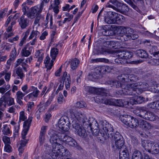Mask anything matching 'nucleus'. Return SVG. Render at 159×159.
Instances as JSON below:
<instances>
[{
    "mask_svg": "<svg viewBox=\"0 0 159 159\" xmlns=\"http://www.w3.org/2000/svg\"><path fill=\"white\" fill-rule=\"evenodd\" d=\"M90 123L88 126L94 136L98 135L99 128L101 130V134L105 139L111 138L113 136L114 130L113 126L106 120H101L98 123L96 120L91 118Z\"/></svg>",
    "mask_w": 159,
    "mask_h": 159,
    "instance_id": "1",
    "label": "nucleus"
},
{
    "mask_svg": "<svg viewBox=\"0 0 159 159\" xmlns=\"http://www.w3.org/2000/svg\"><path fill=\"white\" fill-rule=\"evenodd\" d=\"M66 148L60 144L56 147V149H52L49 151H46L45 154L43 156V158L44 159L53 158V159H61L63 153L65 151ZM66 159H70L68 157H64Z\"/></svg>",
    "mask_w": 159,
    "mask_h": 159,
    "instance_id": "2",
    "label": "nucleus"
},
{
    "mask_svg": "<svg viewBox=\"0 0 159 159\" xmlns=\"http://www.w3.org/2000/svg\"><path fill=\"white\" fill-rule=\"evenodd\" d=\"M50 138V141L52 144V149H56V147L60 144L59 141L62 142L63 139L64 137L65 133L58 132L53 129L49 130L48 133Z\"/></svg>",
    "mask_w": 159,
    "mask_h": 159,
    "instance_id": "3",
    "label": "nucleus"
},
{
    "mask_svg": "<svg viewBox=\"0 0 159 159\" xmlns=\"http://www.w3.org/2000/svg\"><path fill=\"white\" fill-rule=\"evenodd\" d=\"M138 84L133 83L131 84H126L122 85L121 86V90H119L116 92L118 94L122 95L123 94L126 95H134V87H137Z\"/></svg>",
    "mask_w": 159,
    "mask_h": 159,
    "instance_id": "4",
    "label": "nucleus"
},
{
    "mask_svg": "<svg viewBox=\"0 0 159 159\" xmlns=\"http://www.w3.org/2000/svg\"><path fill=\"white\" fill-rule=\"evenodd\" d=\"M110 138H112L114 135V139L115 142L112 144V147L121 150L124 149L126 148V146L124 145L125 141L123 137L119 132H116L115 134Z\"/></svg>",
    "mask_w": 159,
    "mask_h": 159,
    "instance_id": "5",
    "label": "nucleus"
},
{
    "mask_svg": "<svg viewBox=\"0 0 159 159\" xmlns=\"http://www.w3.org/2000/svg\"><path fill=\"white\" fill-rule=\"evenodd\" d=\"M120 118L123 123L131 128H136L139 125L138 120L130 115H123Z\"/></svg>",
    "mask_w": 159,
    "mask_h": 159,
    "instance_id": "6",
    "label": "nucleus"
},
{
    "mask_svg": "<svg viewBox=\"0 0 159 159\" xmlns=\"http://www.w3.org/2000/svg\"><path fill=\"white\" fill-rule=\"evenodd\" d=\"M58 125L61 129L65 131H68L70 126L69 118L66 116H61L58 122Z\"/></svg>",
    "mask_w": 159,
    "mask_h": 159,
    "instance_id": "7",
    "label": "nucleus"
},
{
    "mask_svg": "<svg viewBox=\"0 0 159 159\" xmlns=\"http://www.w3.org/2000/svg\"><path fill=\"white\" fill-rule=\"evenodd\" d=\"M144 108H143L140 110V112L138 114L139 117L145 120L153 121L156 120L157 117L153 113L144 109Z\"/></svg>",
    "mask_w": 159,
    "mask_h": 159,
    "instance_id": "8",
    "label": "nucleus"
},
{
    "mask_svg": "<svg viewBox=\"0 0 159 159\" xmlns=\"http://www.w3.org/2000/svg\"><path fill=\"white\" fill-rule=\"evenodd\" d=\"M99 99L100 102L102 101V102L106 105H109L112 106H120L121 105L120 103L121 102L120 100H116L114 99H107L106 97L97 96L96 97H95L94 99L96 100V99Z\"/></svg>",
    "mask_w": 159,
    "mask_h": 159,
    "instance_id": "9",
    "label": "nucleus"
},
{
    "mask_svg": "<svg viewBox=\"0 0 159 159\" xmlns=\"http://www.w3.org/2000/svg\"><path fill=\"white\" fill-rule=\"evenodd\" d=\"M118 79L122 82L128 84L129 82H135L139 80V77L133 74H124L117 77Z\"/></svg>",
    "mask_w": 159,
    "mask_h": 159,
    "instance_id": "10",
    "label": "nucleus"
},
{
    "mask_svg": "<svg viewBox=\"0 0 159 159\" xmlns=\"http://www.w3.org/2000/svg\"><path fill=\"white\" fill-rule=\"evenodd\" d=\"M85 90L89 93L96 94L98 96H102L107 95L106 91L102 88L97 89L94 87L86 86L85 87Z\"/></svg>",
    "mask_w": 159,
    "mask_h": 159,
    "instance_id": "11",
    "label": "nucleus"
},
{
    "mask_svg": "<svg viewBox=\"0 0 159 159\" xmlns=\"http://www.w3.org/2000/svg\"><path fill=\"white\" fill-rule=\"evenodd\" d=\"M75 133L81 137L85 138L87 134L84 128L79 123H73L72 124Z\"/></svg>",
    "mask_w": 159,
    "mask_h": 159,
    "instance_id": "12",
    "label": "nucleus"
},
{
    "mask_svg": "<svg viewBox=\"0 0 159 159\" xmlns=\"http://www.w3.org/2000/svg\"><path fill=\"white\" fill-rule=\"evenodd\" d=\"M70 114L71 118L73 120L72 121L73 123H78L81 120V119L84 116V113H82L78 110L72 109L70 110Z\"/></svg>",
    "mask_w": 159,
    "mask_h": 159,
    "instance_id": "13",
    "label": "nucleus"
},
{
    "mask_svg": "<svg viewBox=\"0 0 159 159\" xmlns=\"http://www.w3.org/2000/svg\"><path fill=\"white\" fill-rule=\"evenodd\" d=\"M133 55V53L132 52L128 51H123L120 52H119L118 53V56L120 57L119 58H116L115 60V62L118 63V64H122V62L120 61V58L124 59H129L131 58Z\"/></svg>",
    "mask_w": 159,
    "mask_h": 159,
    "instance_id": "14",
    "label": "nucleus"
},
{
    "mask_svg": "<svg viewBox=\"0 0 159 159\" xmlns=\"http://www.w3.org/2000/svg\"><path fill=\"white\" fill-rule=\"evenodd\" d=\"M33 118L32 116L29 117L27 120L24 122L23 124L24 129L22 132V139H25V136L29 129Z\"/></svg>",
    "mask_w": 159,
    "mask_h": 159,
    "instance_id": "15",
    "label": "nucleus"
},
{
    "mask_svg": "<svg viewBox=\"0 0 159 159\" xmlns=\"http://www.w3.org/2000/svg\"><path fill=\"white\" fill-rule=\"evenodd\" d=\"M65 135L63 139L62 142L73 147H76L77 146V143L74 139L67 135L65 133Z\"/></svg>",
    "mask_w": 159,
    "mask_h": 159,
    "instance_id": "16",
    "label": "nucleus"
},
{
    "mask_svg": "<svg viewBox=\"0 0 159 159\" xmlns=\"http://www.w3.org/2000/svg\"><path fill=\"white\" fill-rule=\"evenodd\" d=\"M53 98L54 96L52 94L49 97L48 100L44 103L43 104H41L40 105V107L36 112V113L37 114L38 113H40L43 111L45 109H46L51 104V102L53 100Z\"/></svg>",
    "mask_w": 159,
    "mask_h": 159,
    "instance_id": "17",
    "label": "nucleus"
},
{
    "mask_svg": "<svg viewBox=\"0 0 159 159\" xmlns=\"http://www.w3.org/2000/svg\"><path fill=\"white\" fill-rule=\"evenodd\" d=\"M80 61L77 58H74L70 59L68 61H66L65 65L67 67L68 65L70 64L71 68L73 70L76 69L79 64Z\"/></svg>",
    "mask_w": 159,
    "mask_h": 159,
    "instance_id": "18",
    "label": "nucleus"
},
{
    "mask_svg": "<svg viewBox=\"0 0 159 159\" xmlns=\"http://www.w3.org/2000/svg\"><path fill=\"white\" fill-rule=\"evenodd\" d=\"M33 48L30 46L29 43L27 44L22 49L21 53L22 56L27 57L31 54Z\"/></svg>",
    "mask_w": 159,
    "mask_h": 159,
    "instance_id": "19",
    "label": "nucleus"
},
{
    "mask_svg": "<svg viewBox=\"0 0 159 159\" xmlns=\"http://www.w3.org/2000/svg\"><path fill=\"white\" fill-rule=\"evenodd\" d=\"M18 22L21 29H23L29 25V20L26 18H25L24 15H22L19 19Z\"/></svg>",
    "mask_w": 159,
    "mask_h": 159,
    "instance_id": "20",
    "label": "nucleus"
},
{
    "mask_svg": "<svg viewBox=\"0 0 159 159\" xmlns=\"http://www.w3.org/2000/svg\"><path fill=\"white\" fill-rule=\"evenodd\" d=\"M62 80L65 83L66 88V89H69L70 83V78L69 75H67L66 72H64L62 77Z\"/></svg>",
    "mask_w": 159,
    "mask_h": 159,
    "instance_id": "21",
    "label": "nucleus"
},
{
    "mask_svg": "<svg viewBox=\"0 0 159 159\" xmlns=\"http://www.w3.org/2000/svg\"><path fill=\"white\" fill-rule=\"evenodd\" d=\"M154 142L149 140H144L142 142V145L144 149L149 152L151 146L154 145Z\"/></svg>",
    "mask_w": 159,
    "mask_h": 159,
    "instance_id": "22",
    "label": "nucleus"
},
{
    "mask_svg": "<svg viewBox=\"0 0 159 159\" xmlns=\"http://www.w3.org/2000/svg\"><path fill=\"white\" fill-rule=\"evenodd\" d=\"M109 14V16L111 17L112 16L113 17L114 20L115 21L114 24H117L120 22L121 19H123L124 16L119 14L115 12L112 11V12H110Z\"/></svg>",
    "mask_w": 159,
    "mask_h": 159,
    "instance_id": "23",
    "label": "nucleus"
},
{
    "mask_svg": "<svg viewBox=\"0 0 159 159\" xmlns=\"http://www.w3.org/2000/svg\"><path fill=\"white\" fill-rule=\"evenodd\" d=\"M129 156L127 148L120 150L119 152V159H129Z\"/></svg>",
    "mask_w": 159,
    "mask_h": 159,
    "instance_id": "24",
    "label": "nucleus"
},
{
    "mask_svg": "<svg viewBox=\"0 0 159 159\" xmlns=\"http://www.w3.org/2000/svg\"><path fill=\"white\" fill-rule=\"evenodd\" d=\"M114 28L117 30L118 33L120 35H123L126 34V27L123 26H115Z\"/></svg>",
    "mask_w": 159,
    "mask_h": 159,
    "instance_id": "25",
    "label": "nucleus"
},
{
    "mask_svg": "<svg viewBox=\"0 0 159 159\" xmlns=\"http://www.w3.org/2000/svg\"><path fill=\"white\" fill-rule=\"evenodd\" d=\"M1 129L2 134L5 135L9 136L12 133L10 129V126L7 125H3Z\"/></svg>",
    "mask_w": 159,
    "mask_h": 159,
    "instance_id": "26",
    "label": "nucleus"
},
{
    "mask_svg": "<svg viewBox=\"0 0 159 159\" xmlns=\"http://www.w3.org/2000/svg\"><path fill=\"white\" fill-rule=\"evenodd\" d=\"M50 58L48 56L46 57L44 60V63L48 70H50L51 69L53 65V62L55 60L52 59V58L50 62Z\"/></svg>",
    "mask_w": 159,
    "mask_h": 159,
    "instance_id": "27",
    "label": "nucleus"
},
{
    "mask_svg": "<svg viewBox=\"0 0 159 159\" xmlns=\"http://www.w3.org/2000/svg\"><path fill=\"white\" fill-rule=\"evenodd\" d=\"M136 54L138 56L142 58H146L148 57V54L147 52L142 49L137 50L136 51Z\"/></svg>",
    "mask_w": 159,
    "mask_h": 159,
    "instance_id": "28",
    "label": "nucleus"
},
{
    "mask_svg": "<svg viewBox=\"0 0 159 159\" xmlns=\"http://www.w3.org/2000/svg\"><path fill=\"white\" fill-rule=\"evenodd\" d=\"M34 14L37 16L41 12L43 8L40 6H35L30 8Z\"/></svg>",
    "mask_w": 159,
    "mask_h": 159,
    "instance_id": "29",
    "label": "nucleus"
},
{
    "mask_svg": "<svg viewBox=\"0 0 159 159\" xmlns=\"http://www.w3.org/2000/svg\"><path fill=\"white\" fill-rule=\"evenodd\" d=\"M110 12H112V11H109L107 12V16L105 17V21L108 24H113L115 23V20H114L113 17L112 16L111 17L109 16V14Z\"/></svg>",
    "mask_w": 159,
    "mask_h": 159,
    "instance_id": "30",
    "label": "nucleus"
},
{
    "mask_svg": "<svg viewBox=\"0 0 159 159\" xmlns=\"http://www.w3.org/2000/svg\"><path fill=\"white\" fill-rule=\"evenodd\" d=\"M16 73L18 77L17 79H20L22 81V79L25 77V75L23 72L22 69L20 67H18L16 69Z\"/></svg>",
    "mask_w": 159,
    "mask_h": 159,
    "instance_id": "31",
    "label": "nucleus"
},
{
    "mask_svg": "<svg viewBox=\"0 0 159 159\" xmlns=\"http://www.w3.org/2000/svg\"><path fill=\"white\" fill-rule=\"evenodd\" d=\"M136 83L138 84V85L137 87H134V95H136V94H139L142 93L143 91L142 88L141 87L139 88V86H140L142 84V83L139 82Z\"/></svg>",
    "mask_w": 159,
    "mask_h": 159,
    "instance_id": "32",
    "label": "nucleus"
},
{
    "mask_svg": "<svg viewBox=\"0 0 159 159\" xmlns=\"http://www.w3.org/2000/svg\"><path fill=\"white\" fill-rule=\"evenodd\" d=\"M143 157L142 153L138 150L135 151L132 156V159H143Z\"/></svg>",
    "mask_w": 159,
    "mask_h": 159,
    "instance_id": "33",
    "label": "nucleus"
},
{
    "mask_svg": "<svg viewBox=\"0 0 159 159\" xmlns=\"http://www.w3.org/2000/svg\"><path fill=\"white\" fill-rule=\"evenodd\" d=\"M44 20L43 16L40 14H39L36 17L34 23L35 25H38V26H39L40 23Z\"/></svg>",
    "mask_w": 159,
    "mask_h": 159,
    "instance_id": "34",
    "label": "nucleus"
},
{
    "mask_svg": "<svg viewBox=\"0 0 159 159\" xmlns=\"http://www.w3.org/2000/svg\"><path fill=\"white\" fill-rule=\"evenodd\" d=\"M149 152L153 154H157L159 152V146L157 144H155L151 146Z\"/></svg>",
    "mask_w": 159,
    "mask_h": 159,
    "instance_id": "35",
    "label": "nucleus"
},
{
    "mask_svg": "<svg viewBox=\"0 0 159 159\" xmlns=\"http://www.w3.org/2000/svg\"><path fill=\"white\" fill-rule=\"evenodd\" d=\"M91 118H89V119H88L85 115L84 114V116L83 117L81 118V120H80V122L82 123L83 125L84 126L85 125L88 126L90 122V120H91Z\"/></svg>",
    "mask_w": 159,
    "mask_h": 159,
    "instance_id": "36",
    "label": "nucleus"
},
{
    "mask_svg": "<svg viewBox=\"0 0 159 159\" xmlns=\"http://www.w3.org/2000/svg\"><path fill=\"white\" fill-rule=\"evenodd\" d=\"M35 56L38 58V61L40 62L43 57V52L42 50L38 51L35 53Z\"/></svg>",
    "mask_w": 159,
    "mask_h": 159,
    "instance_id": "37",
    "label": "nucleus"
},
{
    "mask_svg": "<svg viewBox=\"0 0 159 159\" xmlns=\"http://www.w3.org/2000/svg\"><path fill=\"white\" fill-rule=\"evenodd\" d=\"M111 85V87H114L116 88H118L119 87H120V89H121V86L122 85L125 84H121L119 82L116 81H110L109 83Z\"/></svg>",
    "mask_w": 159,
    "mask_h": 159,
    "instance_id": "38",
    "label": "nucleus"
},
{
    "mask_svg": "<svg viewBox=\"0 0 159 159\" xmlns=\"http://www.w3.org/2000/svg\"><path fill=\"white\" fill-rule=\"evenodd\" d=\"M40 33L37 30H32L30 34V35L28 39L30 40L35 37L34 38H36L38 37Z\"/></svg>",
    "mask_w": 159,
    "mask_h": 159,
    "instance_id": "39",
    "label": "nucleus"
},
{
    "mask_svg": "<svg viewBox=\"0 0 159 159\" xmlns=\"http://www.w3.org/2000/svg\"><path fill=\"white\" fill-rule=\"evenodd\" d=\"M5 97H2L0 99V110L4 111L6 107V102L5 101Z\"/></svg>",
    "mask_w": 159,
    "mask_h": 159,
    "instance_id": "40",
    "label": "nucleus"
},
{
    "mask_svg": "<svg viewBox=\"0 0 159 159\" xmlns=\"http://www.w3.org/2000/svg\"><path fill=\"white\" fill-rule=\"evenodd\" d=\"M58 52V49L55 48H52L51 51L50 56L52 59L55 60Z\"/></svg>",
    "mask_w": 159,
    "mask_h": 159,
    "instance_id": "41",
    "label": "nucleus"
},
{
    "mask_svg": "<svg viewBox=\"0 0 159 159\" xmlns=\"http://www.w3.org/2000/svg\"><path fill=\"white\" fill-rule=\"evenodd\" d=\"M142 127L144 130H146L151 129V125L145 121H143L142 123Z\"/></svg>",
    "mask_w": 159,
    "mask_h": 159,
    "instance_id": "42",
    "label": "nucleus"
},
{
    "mask_svg": "<svg viewBox=\"0 0 159 159\" xmlns=\"http://www.w3.org/2000/svg\"><path fill=\"white\" fill-rule=\"evenodd\" d=\"M156 48V46H153L152 48V49L149 51V52L150 54H152L154 57L156 58H159V51H156L155 49Z\"/></svg>",
    "mask_w": 159,
    "mask_h": 159,
    "instance_id": "43",
    "label": "nucleus"
},
{
    "mask_svg": "<svg viewBox=\"0 0 159 159\" xmlns=\"http://www.w3.org/2000/svg\"><path fill=\"white\" fill-rule=\"evenodd\" d=\"M5 101L9 106L14 104V99L11 97L7 98V99H5Z\"/></svg>",
    "mask_w": 159,
    "mask_h": 159,
    "instance_id": "44",
    "label": "nucleus"
},
{
    "mask_svg": "<svg viewBox=\"0 0 159 159\" xmlns=\"http://www.w3.org/2000/svg\"><path fill=\"white\" fill-rule=\"evenodd\" d=\"M31 88L33 90V92L32 93L34 96V98H37L40 92L39 91L38 89L37 88L34 86H32Z\"/></svg>",
    "mask_w": 159,
    "mask_h": 159,
    "instance_id": "45",
    "label": "nucleus"
},
{
    "mask_svg": "<svg viewBox=\"0 0 159 159\" xmlns=\"http://www.w3.org/2000/svg\"><path fill=\"white\" fill-rule=\"evenodd\" d=\"M22 9V11L23 12V15H26L28 12L27 10L29 9V7L26 5V2L23 3L21 5Z\"/></svg>",
    "mask_w": 159,
    "mask_h": 159,
    "instance_id": "46",
    "label": "nucleus"
},
{
    "mask_svg": "<svg viewBox=\"0 0 159 159\" xmlns=\"http://www.w3.org/2000/svg\"><path fill=\"white\" fill-rule=\"evenodd\" d=\"M16 49L14 47L13 49H12L10 53V57L11 59H12V60H15V59L16 57Z\"/></svg>",
    "mask_w": 159,
    "mask_h": 159,
    "instance_id": "47",
    "label": "nucleus"
},
{
    "mask_svg": "<svg viewBox=\"0 0 159 159\" xmlns=\"http://www.w3.org/2000/svg\"><path fill=\"white\" fill-rule=\"evenodd\" d=\"M2 140L5 145L11 143L10 138L8 137L3 136L2 138Z\"/></svg>",
    "mask_w": 159,
    "mask_h": 159,
    "instance_id": "48",
    "label": "nucleus"
},
{
    "mask_svg": "<svg viewBox=\"0 0 159 159\" xmlns=\"http://www.w3.org/2000/svg\"><path fill=\"white\" fill-rule=\"evenodd\" d=\"M26 16L28 18L32 19L34 18L36 16L34 12H33V11L31 10L30 8V10L28 12Z\"/></svg>",
    "mask_w": 159,
    "mask_h": 159,
    "instance_id": "49",
    "label": "nucleus"
},
{
    "mask_svg": "<svg viewBox=\"0 0 159 159\" xmlns=\"http://www.w3.org/2000/svg\"><path fill=\"white\" fill-rule=\"evenodd\" d=\"M109 48L116 49L117 48L118 42H115L113 41H110Z\"/></svg>",
    "mask_w": 159,
    "mask_h": 159,
    "instance_id": "50",
    "label": "nucleus"
},
{
    "mask_svg": "<svg viewBox=\"0 0 159 159\" xmlns=\"http://www.w3.org/2000/svg\"><path fill=\"white\" fill-rule=\"evenodd\" d=\"M135 100L136 104H140L143 102L144 101V98L141 96H136Z\"/></svg>",
    "mask_w": 159,
    "mask_h": 159,
    "instance_id": "51",
    "label": "nucleus"
},
{
    "mask_svg": "<svg viewBox=\"0 0 159 159\" xmlns=\"http://www.w3.org/2000/svg\"><path fill=\"white\" fill-rule=\"evenodd\" d=\"M91 61L93 62H106L108 61V60L105 58H98L92 59Z\"/></svg>",
    "mask_w": 159,
    "mask_h": 159,
    "instance_id": "52",
    "label": "nucleus"
},
{
    "mask_svg": "<svg viewBox=\"0 0 159 159\" xmlns=\"http://www.w3.org/2000/svg\"><path fill=\"white\" fill-rule=\"evenodd\" d=\"M151 91L155 93H159V84H155L151 88Z\"/></svg>",
    "mask_w": 159,
    "mask_h": 159,
    "instance_id": "53",
    "label": "nucleus"
},
{
    "mask_svg": "<svg viewBox=\"0 0 159 159\" xmlns=\"http://www.w3.org/2000/svg\"><path fill=\"white\" fill-rule=\"evenodd\" d=\"M134 32V30L129 27H126V36L129 38L130 35L133 34Z\"/></svg>",
    "mask_w": 159,
    "mask_h": 159,
    "instance_id": "54",
    "label": "nucleus"
},
{
    "mask_svg": "<svg viewBox=\"0 0 159 159\" xmlns=\"http://www.w3.org/2000/svg\"><path fill=\"white\" fill-rule=\"evenodd\" d=\"M27 118L25 115V112L24 111H21L20 112L19 121H24Z\"/></svg>",
    "mask_w": 159,
    "mask_h": 159,
    "instance_id": "55",
    "label": "nucleus"
},
{
    "mask_svg": "<svg viewBox=\"0 0 159 159\" xmlns=\"http://www.w3.org/2000/svg\"><path fill=\"white\" fill-rule=\"evenodd\" d=\"M26 94L21 91H19L16 92V96L17 98L23 99L24 97Z\"/></svg>",
    "mask_w": 159,
    "mask_h": 159,
    "instance_id": "56",
    "label": "nucleus"
},
{
    "mask_svg": "<svg viewBox=\"0 0 159 159\" xmlns=\"http://www.w3.org/2000/svg\"><path fill=\"white\" fill-rule=\"evenodd\" d=\"M107 26V25H106L103 26L102 27V34L105 36L108 35H109V33L110 31L109 30L107 29L106 27Z\"/></svg>",
    "mask_w": 159,
    "mask_h": 159,
    "instance_id": "57",
    "label": "nucleus"
},
{
    "mask_svg": "<svg viewBox=\"0 0 159 159\" xmlns=\"http://www.w3.org/2000/svg\"><path fill=\"white\" fill-rule=\"evenodd\" d=\"M157 101L152 102L148 104L149 108L153 109H157Z\"/></svg>",
    "mask_w": 159,
    "mask_h": 159,
    "instance_id": "58",
    "label": "nucleus"
},
{
    "mask_svg": "<svg viewBox=\"0 0 159 159\" xmlns=\"http://www.w3.org/2000/svg\"><path fill=\"white\" fill-rule=\"evenodd\" d=\"M112 51L109 49L102 48L100 50V52L102 54H106V53H111Z\"/></svg>",
    "mask_w": 159,
    "mask_h": 159,
    "instance_id": "59",
    "label": "nucleus"
},
{
    "mask_svg": "<svg viewBox=\"0 0 159 159\" xmlns=\"http://www.w3.org/2000/svg\"><path fill=\"white\" fill-rule=\"evenodd\" d=\"M4 151L8 152H10L12 151V147L10 144L5 145L4 148Z\"/></svg>",
    "mask_w": 159,
    "mask_h": 159,
    "instance_id": "60",
    "label": "nucleus"
},
{
    "mask_svg": "<svg viewBox=\"0 0 159 159\" xmlns=\"http://www.w3.org/2000/svg\"><path fill=\"white\" fill-rule=\"evenodd\" d=\"M34 106V103L33 102H29L27 104L28 109V111L30 112Z\"/></svg>",
    "mask_w": 159,
    "mask_h": 159,
    "instance_id": "61",
    "label": "nucleus"
},
{
    "mask_svg": "<svg viewBox=\"0 0 159 159\" xmlns=\"http://www.w3.org/2000/svg\"><path fill=\"white\" fill-rule=\"evenodd\" d=\"M85 102L84 101L77 102L76 104V107L78 108H83L85 107Z\"/></svg>",
    "mask_w": 159,
    "mask_h": 159,
    "instance_id": "62",
    "label": "nucleus"
},
{
    "mask_svg": "<svg viewBox=\"0 0 159 159\" xmlns=\"http://www.w3.org/2000/svg\"><path fill=\"white\" fill-rule=\"evenodd\" d=\"M64 100V97L62 94H59V96L57 98L58 102L60 104H62Z\"/></svg>",
    "mask_w": 159,
    "mask_h": 159,
    "instance_id": "63",
    "label": "nucleus"
},
{
    "mask_svg": "<svg viewBox=\"0 0 159 159\" xmlns=\"http://www.w3.org/2000/svg\"><path fill=\"white\" fill-rule=\"evenodd\" d=\"M28 140L25 139H22L20 141V145L21 147H24L26 144L27 143Z\"/></svg>",
    "mask_w": 159,
    "mask_h": 159,
    "instance_id": "64",
    "label": "nucleus"
}]
</instances>
